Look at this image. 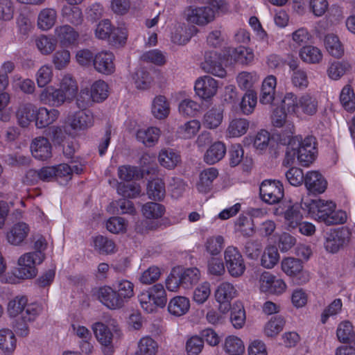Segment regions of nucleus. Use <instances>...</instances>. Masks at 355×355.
<instances>
[{
  "instance_id": "obj_1",
  "label": "nucleus",
  "mask_w": 355,
  "mask_h": 355,
  "mask_svg": "<svg viewBox=\"0 0 355 355\" xmlns=\"http://www.w3.org/2000/svg\"><path fill=\"white\" fill-rule=\"evenodd\" d=\"M315 138L306 137L304 139L301 136L292 137L288 144L284 164L293 165L297 160L304 166H308L316 157Z\"/></svg>"
},
{
  "instance_id": "obj_2",
  "label": "nucleus",
  "mask_w": 355,
  "mask_h": 355,
  "mask_svg": "<svg viewBox=\"0 0 355 355\" xmlns=\"http://www.w3.org/2000/svg\"><path fill=\"white\" fill-rule=\"evenodd\" d=\"M305 206L310 218L327 225L343 224L347 220L346 212L337 210L332 200L320 198L311 200Z\"/></svg>"
},
{
  "instance_id": "obj_3",
  "label": "nucleus",
  "mask_w": 355,
  "mask_h": 355,
  "mask_svg": "<svg viewBox=\"0 0 355 355\" xmlns=\"http://www.w3.org/2000/svg\"><path fill=\"white\" fill-rule=\"evenodd\" d=\"M284 108L293 116L302 119L315 116L318 110V101L309 93L297 96L292 92L283 96Z\"/></svg>"
},
{
  "instance_id": "obj_4",
  "label": "nucleus",
  "mask_w": 355,
  "mask_h": 355,
  "mask_svg": "<svg viewBox=\"0 0 355 355\" xmlns=\"http://www.w3.org/2000/svg\"><path fill=\"white\" fill-rule=\"evenodd\" d=\"M141 307L146 313L157 312L164 308L167 302L166 290L162 284H155L142 291L138 295Z\"/></svg>"
},
{
  "instance_id": "obj_5",
  "label": "nucleus",
  "mask_w": 355,
  "mask_h": 355,
  "mask_svg": "<svg viewBox=\"0 0 355 355\" xmlns=\"http://www.w3.org/2000/svg\"><path fill=\"white\" fill-rule=\"evenodd\" d=\"M92 329L94 335L100 344L104 355H112L114 352L113 344L114 333L117 331V326L114 320L106 322H96L92 324Z\"/></svg>"
},
{
  "instance_id": "obj_6",
  "label": "nucleus",
  "mask_w": 355,
  "mask_h": 355,
  "mask_svg": "<svg viewBox=\"0 0 355 355\" xmlns=\"http://www.w3.org/2000/svg\"><path fill=\"white\" fill-rule=\"evenodd\" d=\"M256 286L261 294L277 297L284 294L288 289L283 278L268 271H263L259 275Z\"/></svg>"
},
{
  "instance_id": "obj_7",
  "label": "nucleus",
  "mask_w": 355,
  "mask_h": 355,
  "mask_svg": "<svg viewBox=\"0 0 355 355\" xmlns=\"http://www.w3.org/2000/svg\"><path fill=\"white\" fill-rule=\"evenodd\" d=\"M44 259V254L40 252L24 253L18 259L15 275L21 279L35 277L37 274V266L41 264Z\"/></svg>"
},
{
  "instance_id": "obj_8",
  "label": "nucleus",
  "mask_w": 355,
  "mask_h": 355,
  "mask_svg": "<svg viewBox=\"0 0 355 355\" xmlns=\"http://www.w3.org/2000/svg\"><path fill=\"white\" fill-rule=\"evenodd\" d=\"M110 88L106 82L98 80L91 84L89 94L88 91L82 89L78 95L76 103L78 107L85 108L89 105L90 101L100 103L105 101L109 96Z\"/></svg>"
},
{
  "instance_id": "obj_9",
  "label": "nucleus",
  "mask_w": 355,
  "mask_h": 355,
  "mask_svg": "<svg viewBox=\"0 0 355 355\" xmlns=\"http://www.w3.org/2000/svg\"><path fill=\"white\" fill-rule=\"evenodd\" d=\"M223 259L227 271L233 278L242 277L247 269L242 252L235 246H227L223 252Z\"/></svg>"
},
{
  "instance_id": "obj_10",
  "label": "nucleus",
  "mask_w": 355,
  "mask_h": 355,
  "mask_svg": "<svg viewBox=\"0 0 355 355\" xmlns=\"http://www.w3.org/2000/svg\"><path fill=\"white\" fill-rule=\"evenodd\" d=\"M281 270L288 277H291L297 284H306L311 279L310 272L304 269L303 262L295 257H284L281 261Z\"/></svg>"
},
{
  "instance_id": "obj_11",
  "label": "nucleus",
  "mask_w": 355,
  "mask_h": 355,
  "mask_svg": "<svg viewBox=\"0 0 355 355\" xmlns=\"http://www.w3.org/2000/svg\"><path fill=\"white\" fill-rule=\"evenodd\" d=\"M352 237V232L347 227L331 230L326 234L324 247L328 252L336 253L350 243Z\"/></svg>"
},
{
  "instance_id": "obj_12",
  "label": "nucleus",
  "mask_w": 355,
  "mask_h": 355,
  "mask_svg": "<svg viewBox=\"0 0 355 355\" xmlns=\"http://www.w3.org/2000/svg\"><path fill=\"white\" fill-rule=\"evenodd\" d=\"M261 200L268 205L279 203L284 196L282 183L276 180H265L259 187Z\"/></svg>"
},
{
  "instance_id": "obj_13",
  "label": "nucleus",
  "mask_w": 355,
  "mask_h": 355,
  "mask_svg": "<svg viewBox=\"0 0 355 355\" xmlns=\"http://www.w3.org/2000/svg\"><path fill=\"white\" fill-rule=\"evenodd\" d=\"M189 23L204 26L215 19V10L209 6H189L184 10Z\"/></svg>"
},
{
  "instance_id": "obj_14",
  "label": "nucleus",
  "mask_w": 355,
  "mask_h": 355,
  "mask_svg": "<svg viewBox=\"0 0 355 355\" xmlns=\"http://www.w3.org/2000/svg\"><path fill=\"white\" fill-rule=\"evenodd\" d=\"M227 53L221 56L216 51H207L205 54L204 61L201 63V67L204 71L211 73L214 76L223 78L226 71L223 67V62H227Z\"/></svg>"
},
{
  "instance_id": "obj_15",
  "label": "nucleus",
  "mask_w": 355,
  "mask_h": 355,
  "mask_svg": "<svg viewBox=\"0 0 355 355\" xmlns=\"http://www.w3.org/2000/svg\"><path fill=\"white\" fill-rule=\"evenodd\" d=\"M275 216L283 215L284 223L288 230L297 227L299 223L302 220L300 206L297 203L284 202L274 210Z\"/></svg>"
},
{
  "instance_id": "obj_16",
  "label": "nucleus",
  "mask_w": 355,
  "mask_h": 355,
  "mask_svg": "<svg viewBox=\"0 0 355 355\" xmlns=\"http://www.w3.org/2000/svg\"><path fill=\"white\" fill-rule=\"evenodd\" d=\"M219 82L210 76L205 75L198 78L194 83L196 95L201 100L208 101L218 93Z\"/></svg>"
},
{
  "instance_id": "obj_17",
  "label": "nucleus",
  "mask_w": 355,
  "mask_h": 355,
  "mask_svg": "<svg viewBox=\"0 0 355 355\" xmlns=\"http://www.w3.org/2000/svg\"><path fill=\"white\" fill-rule=\"evenodd\" d=\"M94 116L89 112L80 110L71 112L67 116L65 123L74 132L85 131L94 125Z\"/></svg>"
},
{
  "instance_id": "obj_18",
  "label": "nucleus",
  "mask_w": 355,
  "mask_h": 355,
  "mask_svg": "<svg viewBox=\"0 0 355 355\" xmlns=\"http://www.w3.org/2000/svg\"><path fill=\"white\" fill-rule=\"evenodd\" d=\"M238 295L236 287L229 282L220 283L214 291V297L217 303L221 305L222 310L232 309L231 302Z\"/></svg>"
},
{
  "instance_id": "obj_19",
  "label": "nucleus",
  "mask_w": 355,
  "mask_h": 355,
  "mask_svg": "<svg viewBox=\"0 0 355 355\" xmlns=\"http://www.w3.org/2000/svg\"><path fill=\"white\" fill-rule=\"evenodd\" d=\"M227 62H234L241 65L251 64L255 58L253 49L249 46H239L236 48H230L226 51Z\"/></svg>"
},
{
  "instance_id": "obj_20",
  "label": "nucleus",
  "mask_w": 355,
  "mask_h": 355,
  "mask_svg": "<svg viewBox=\"0 0 355 355\" xmlns=\"http://www.w3.org/2000/svg\"><path fill=\"white\" fill-rule=\"evenodd\" d=\"M96 296L100 302L110 310H119L124 307L115 289L110 286L100 287Z\"/></svg>"
},
{
  "instance_id": "obj_21",
  "label": "nucleus",
  "mask_w": 355,
  "mask_h": 355,
  "mask_svg": "<svg viewBox=\"0 0 355 355\" xmlns=\"http://www.w3.org/2000/svg\"><path fill=\"white\" fill-rule=\"evenodd\" d=\"M114 55L108 51H102L96 54L93 60L95 69L103 74L110 75L115 70Z\"/></svg>"
},
{
  "instance_id": "obj_22",
  "label": "nucleus",
  "mask_w": 355,
  "mask_h": 355,
  "mask_svg": "<svg viewBox=\"0 0 355 355\" xmlns=\"http://www.w3.org/2000/svg\"><path fill=\"white\" fill-rule=\"evenodd\" d=\"M219 175V171L215 167H209L200 171L196 183L197 191L202 193H209L213 187L214 182Z\"/></svg>"
},
{
  "instance_id": "obj_23",
  "label": "nucleus",
  "mask_w": 355,
  "mask_h": 355,
  "mask_svg": "<svg viewBox=\"0 0 355 355\" xmlns=\"http://www.w3.org/2000/svg\"><path fill=\"white\" fill-rule=\"evenodd\" d=\"M30 230L29 225L26 223H16L6 232V241L12 245H20L28 236Z\"/></svg>"
},
{
  "instance_id": "obj_24",
  "label": "nucleus",
  "mask_w": 355,
  "mask_h": 355,
  "mask_svg": "<svg viewBox=\"0 0 355 355\" xmlns=\"http://www.w3.org/2000/svg\"><path fill=\"white\" fill-rule=\"evenodd\" d=\"M304 184L307 190L313 194L324 193L327 187L324 178L316 171H309L305 175Z\"/></svg>"
},
{
  "instance_id": "obj_25",
  "label": "nucleus",
  "mask_w": 355,
  "mask_h": 355,
  "mask_svg": "<svg viewBox=\"0 0 355 355\" xmlns=\"http://www.w3.org/2000/svg\"><path fill=\"white\" fill-rule=\"evenodd\" d=\"M39 100L42 103L51 107H60L67 102L58 88L54 86L44 87L39 94Z\"/></svg>"
},
{
  "instance_id": "obj_26",
  "label": "nucleus",
  "mask_w": 355,
  "mask_h": 355,
  "mask_svg": "<svg viewBox=\"0 0 355 355\" xmlns=\"http://www.w3.org/2000/svg\"><path fill=\"white\" fill-rule=\"evenodd\" d=\"M35 125L37 128H44L53 124L60 116L56 109H47L44 107H36Z\"/></svg>"
},
{
  "instance_id": "obj_27",
  "label": "nucleus",
  "mask_w": 355,
  "mask_h": 355,
  "mask_svg": "<svg viewBox=\"0 0 355 355\" xmlns=\"http://www.w3.org/2000/svg\"><path fill=\"white\" fill-rule=\"evenodd\" d=\"M54 37L63 46H69L76 44L78 38V33L69 25H61L55 27Z\"/></svg>"
},
{
  "instance_id": "obj_28",
  "label": "nucleus",
  "mask_w": 355,
  "mask_h": 355,
  "mask_svg": "<svg viewBox=\"0 0 355 355\" xmlns=\"http://www.w3.org/2000/svg\"><path fill=\"white\" fill-rule=\"evenodd\" d=\"M17 347V339L12 330L0 329V352L3 355H13Z\"/></svg>"
},
{
  "instance_id": "obj_29",
  "label": "nucleus",
  "mask_w": 355,
  "mask_h": 355,
  "mask_svg": "<svg viewBox=\"0 0 355 355\" xmlns=\"http://www.w3.org/2000/svg\"><path fill=\"white\" fill-rule=\"evenodd\" d=\"M277 84V78L273 75H268L263 78L259 96V101L261 104L268 105L273 102Z\"/></svg>"
},
{
  "instance_id": "obj_30",
  "label": "nucleus",
  "mask_w": 355,
  "mask_h": 355,
  "mask_svg": "<svg viewBox=\"0 0 355 355\" xmlns=\"http://www.w3.org/2000/svg\"><path fill=\"white\" fill-rule=\"evenodd\" d=\"M58 88L67 102H71L77 95L78 91L76 80L69 73L64 74L62 76L59 80Z\"/></svg>"
},
{
  "instance_id": "obj_31",
  "label": "nucleus",
  "mask_w": 355,
  "mask_h": 355,
  "mask_svg": "<svg viewBox=\"0 0 355 355\" xmlns=\"http://www.w3.org/2000/svg\"><path fill=\"white\" fill-rule=\"evenodd\" d=\"M222 349L227 355H243L245 352V345L240 336L230 334L225 337Z\"/></svg>"
},
{
  "instance_id": "obj_32",
  "label": "nucleus",
  "mask_w": 355,
  "mask_h": 355,
  "mask_svg": "<svg viewBox=\"0 0 355 355\" xmlns=\"http://www.w3.org/2000/svg\"><path fill=\"white\" fill-rule=\"evenodd\" d=\"M170 112V103L165 96L157 95L154 97L150 106V112L154 118L164 120L169 116Z\"/></svg>"
},
{
  "instance_id": "obj_33",
  "label": "nucleus",
  "mask_w": 355,
  "mask_h": 355,
  "mask_svg": "<svg viewBox=\"0 0 355 355\" xmlns=\"http://www.w3.org/2000/svg\"><path fill=\"white\" fill-rule=\"evenodd\" d=\"M31 150L33 156L37 159L45 160L51 157V145L43 137H38L33 140Z\"/></svg>"
},
{
  "instance_id": "obj_34",
  "label": "nucleus",
  "mask_w": 355,
  "mask_h": 355,
  "mask_svg": "<svg viewBox=\"0 0 355 355\" xmlns=\"http://www.w3.org/2000/svg\"><path fill=\"white\" fill-rule=\"evenodd\" d=\"M196 31L195 27H192L188 31L184 24L177 23L171 28V42L177 45H184L191 40Z\"/></svg>"
},
{
  "instance_id": "obj_35",
  "label": "nucleus",
  "mask_w": 355,
  "mask_h": 355,
  "mask_svg": "<svg viewBox=\"0 0 355 355\" xmlns=\"http://www.w3.org/2000/svg\"><path fill=\"white\" fill-rule=\"evenodd\" d=\"M226 146L220 141L212 143L203 155L204 162L209 165H214L223 159L226 154Z\"/></svg>"
},
{
  "instance_id": "obj_36",
  "label": "nucleus",
  "mask_w": 355,
  "mask_h": 355,
  "mask_svg": "<svg viewBox=\"0 0 355 355\" xmlns=\"http://www.w3.org/2000/svg\"><path fill=\"white\" fill-rule=\"evenodd\" d=\"M34 45L42 55H50L56 49L57 39L52 35L41 34L34 39Z\"/></svg>"
},
{
  "instance_id": "obj_37",
  "label": "nucleus",
  "mask_w": 355,
  "mask_h": 355,
  "mask_svg": "<svg viewBox=\"0 0 355 355\" xmlns=\"http://www.w3.org/2000/svg\"><path fill=\"white\" fill-rule=\"evenodd\" d=\"M299 57L301 60L308 64H319L324 58L321 49L314 45H305L300 48Z\"/></svg>"
},
{
  "instance_id": "obj_38",
  "label": "nucleus",
  "mask_w": 355,
  "mask_h": 355,
  "mask_svg": "<svg viewBox=\"0 0 355 355\" xmlns=\"http://www.w3.org/2000/svg\"><path fill=\"white\" fill-rule=\"evenodd\" d=\"M190 306L191 303L188 297L178 295L169 300L167 309L171 315L175 317H180L189 312Z\"/></svg>"
},
{
  "instance_id": "obj_39",
  "label": "nucleus",
  "mask_w": 355,
  "mask_h": 355,
  "mask_svg": "<svg viewBox=\"0 0 355 355\" xmlns=\"http://www.w3.org/2000/svg\"><path fill=\"white\" fill-rule=\"evenodd\" d=\"M160 135L159 128L150 126L139 129L136 133V138L145 146L152 147L157 144Z\"/></svg>"
},
{
  "instance_id": "obj_40",
  "label": "nucleus",
  "mask_w": 355,
  "mask_h": 355,
  "mask_svg": "<svg viewBox=\"0 0 355 355\" xmlns=\"http://www.w3.org/2000/svg\"><path fill=\"white\" fill-rule=\"evenodd\" d=\"M250 123L244 118H234L229 121L225 136L227 138H239L244 135L248 130Z\"/></svg>"
},
{
  "instance_id": "obj_41",
  "label": "nucleus",
  "mask_w": 355,
  "mask_h": 355,
  "mask_svg": "<svg viewBox=\"0 0 355 355\" xmlns=\"http://www.w3.org/2000/svg\"><path fill=\"white\" fill-rule=\"evenodd\" d=\"M114 288L124 306L134 297L135 295V284L132 282L128 279H119L115 283Z\"/></svg>"
},
{
  "instance_id": "obj_42",
  "label": "nucleus",
  "mask_w": 355,
  "mask_h": 355,
  "mask_svg": "<svg viewBox=\"0 0 355 355\" xmlns=\"http://www.w3.org/2000/svg\"><path fill=\"white\" fill-rule=\"evenodd\" d=\"M159 164L166 169H173L181 162L180 154L172 148H163L158 154Z\"/></svg>"
},
{
  "instance_id": "obj_43",
  "label": "nucleus",
  "mask_w": 355,
  "mask_h": 355,
  "mask_svg": "<svg viewBox=\"0 0 355 355\" xmlns=\"http://www.w3.org/2000/svg\"><path fill=\"white\" fill-rule=\"evenodd\" d=\"M57 17V12L55 9L49 8L42 9L37 15V28L43 31H49L55 26Z\"/></svg>"
},
{
  "instance_id": "obj_44",
  "label": "nucleus",
  "mask_w": 355,
  "mask_h": 355,
  "mask_svg": "<svg viewBox=\"0 0 355 355\" xmlns=\"http://www.w3.org/2000/svg\"><path fill=\"white\" fill-rule=\"evenodd\" d=\"M92 246L100 254H112L117 251L115 243L106 236L97 235L92 239Z\"/></svg>"
},
{
  "instance_id": "obj_45",
  "label": "nucleus",
  "mask_w": 355,
  "mask_h": 355,
  "mask_svg": "<svg viewBox=\"0 0 355 355\" xmlns=\"http://www.w3.org/2000/svg\"><path fill=\"white\" fill-rule=\"evenodd\" d=\"M177 268L181 277L182 288L184 289L190 288L201 278L200 271L196 267L184 268L182 266H177Z\"/></svg>"
},
{
  "instance_id": "obj_46",
  "label": "nucleus",
  "mask_w": 355,
  "mask_h": 355,
  "mask_svg": "<svg viewBox=\"0 0 355 355\" xmlns=\"http://www.w3.org/2000/svg\"><path fill=\"white\" fill-rule=\"evenodd\" d=\"M223 118L224 111L221 107H211L205 113L202 122L204 127L213 130L221 125Z\"/></svg>"
},
{
  "instance_id": "obj_47",
  "label": "nucleus",
  "mask_w": 355,
  "mask_h": 355,
  "mask_svg": "<svg viewBox=\"0 0 355 355\" xmlns=\"http://www.w3.org/2000/svg\"><path fill=\"white\" fill-rule=\"evenodd\" d=\"M259 75L255 71H242L239 72L236 81L241 90H252L259 81Z\"/></svg>"
},
{
  "instance_id": "obj_48",
  "label": "nucleus",
  "mask_w": 355,
  "mask_h": 355,
  "mask_svg": "<svg viewBox=\"0 0 355 355\" xmlns=\"http://www.w3.org/2000/svg\"><path fill=\"white\" fill-rule=\"evenodd\" d=\"M324 46L327 51L333 57L340 58L345 53L344 46L338 35L327 34L324 37Z\"/></svg>"
},
{
  "instance_id": "obj_49",
  "label": "nucleus",
  "mask_w": 355,
  "mask_h": 355,
  "mask_svg": "<svg viewBox=\"0 0 355 355\" xmlns=\"http://www.w3.org/2000/svg\"><path fill=\"white\" fill-rule=\"evenodd\" d=\"M270 139V133L265 130H261L253 136L245 137L244 143L245 144L252 143L255 150L262 153L268 148Z\"/></svg>"
},
{
  "instance_id": "obj_50",
  "label": "nucleus",
  "mask_w": 355,
  "mask_h": 355,
  "mask_svg": "<svg viewBox=\"0 0 355 355\" xmlns=\"http://www.w3.org/2000/svg\"><path fill=\"white\" fill-rule=\"evenodd\" d=\"M280 255L277 248L274 245H268L264 248L261 257L260 263L266 269L273 268L279 261Z\"/></svg>"
},
{
  "instance_id": "obj_51",
  "label": "nucleus",
  "mask_w": 355,
  "mask_h": 355,
  "mask_svg": "<svg viewBox=\"0 0 355 355\" xmlns=\"http://www.w3.org/2000/svg\"><path fill=\"white\" fill-rule=\"evenodd\" d=\"M285 323L284 318L280 315L270 318L263 327V335L268 338H276L284 329Z\"/></svg>"
},
{
  "instance_id": "obj_52",
  "label": "nucleus",
  "mask_w": 355,
  "mask_h": 355,
  "mask_svg": "<svg viewBox=\"0 0 355 355\" xmlns=\"http://www.w3.org/2000/svg\"><path fill=\"white\" fill-rule=\"evenodd\" d=\"M246 314L243 303L236 301L234 303L230 315V322L235 329H241L245 324Z\"/></svg>"
},
{
  "instance_id": "obj_53",
  "label": "nucleus",
  "mask_w": 355,
  "mask_h": 355,
  "mask_svg": "<svg viewBox=\"0 0 355 355\" xmlns=\"http://www.w3.org/2000/svg\"><path fill=\"white\" fill-rule=\"evenodd\" d=\"M201 123L197 119H191L178 128V135L182 139H192L199 132Z\"/></svg>"
},
{
  "instance_id": "obj_54",
  "label": "nucleus",
  "mask_w": 355,
  "mask_h": 355,
  "mask_svg": "<svg viewBox=\"0 0 355 355\" xmlns=\"http://www.w3.org/2000/svg\"><path fill=\"white\" fill-rule=\"evenodd\" d=\"M211 293V284L207 281L196 285L192 293V300L198 305L204 304Z\"/></svg>"
},
{
  "instance_id": "obj_55",
  "label": "nucleus",
  "mask_w": 355,
  "mask_h": 355,
  "mask_svg": "<svg viewBox=\"0 0 355 355\" xmlns=\"http://www.w3.org/2000/svg\"><path fill=\"white\" fill-rule=\"evenodd\" d=\"M166 194L165 184L160 178H155L150 181L147 186V195L150 199L160 201Z\"/></svg>"
},
{
  "instance_id": "obj_56",
  "label": "nucleus",
  "mask_w": 355,
  "mask_h": 355,
  "mask_svg": "<svg viewBox=\"0 0 355 355\" xmlns=\"http://www.w3.org/2000/svg\"><path fill=\"white\" fill-rule=\"evenodd\" d=\"M338 340L343 343H347L355 338V331L352 323L349 320L340 322L336 329Z\"/></svg>"
},
{
  "instance_id": "obj_57",
  "label": "nucleus",
  "mask_w": 355,
  "mask_h": 355,
  "mask_svg": "<svg viewBox=\"0 0 355 355\" xmlns=\"http://www.w3.org/2000/svg\"><path fill=\"white\" fill-rule=\"evenodd\" d=\"M157 351V343L150 336H144L138 342L136 355H156Z\"/></svg>"
},
{
  "instance_id": "obj_58",
  "label": "nucleus",
  "mask_w": 355,
  "mask_h": 355,
  "mask_svg": "<svg viewBox=\"0 0 355 355\" xmlns=\"http://www.w3.org/2000/svg\"><path fill=\"white\" fill-rule=\"evenodd\" d=\"M36 107L28 104L19 108L17 116L18 122L22 127H27L32 121L35 122Z\"/></svg>"
},
{
  "instance_id": "obj_59",
  "label": "nucleus",
  "mask_w": 355,
  "mask_h": 355,
  "mask_svg": "<svg viewBox=\"0 0 355 355\" xmlns=\"http://www.w3.org/2000/svg\"><path fill=\"white\" fill-rule=\"evenodd\" d=\"M53 70L51 65L45 64L42 65L35 73V80L37 87L44 88L47 87L53 80Z\"/></svg>"
},
{
  "instance_id": "obj_60",
  "label": "nucleus",
  "mask_w": 355,
  "mask_h": 355,
  "mask_svg": "<svg viewBox=\"0 0 355 355\" xmlns=\"http://www.w3.org/2000/svg\"><path fill=\"white\" fill-rule=\"evenodd\" d=\"M165 207L157 202H147L142 206L141 212L148 219H158L165 214Z\"/></svg>"
},
{
  "instance_id": "obj_61",
  "label": "nucleus",
  "mask_w": 355,
  "mask_h": 355,
  "mask_svg": "<svg viewBox=\"0 0 355 355\" xmlns=\"http://www.w3.org/2000/svg\"><path fill=\"white\" fill-rule=\"evenodd\" d=\"M225 245V239L220 235L211 236L208 237L204 244L206 252L212 256L220 253Z\"/></svg>"
},
{
  "instance_id": "obj_62",
  "label": "nucleus",
  "mask_w": 355,
  "mask_h": 355,
  "mask_svg": "<svg viewBox=\"0 0 355 355\" xmlns=\"http://www.w3.org/2000/svg\"><path fill=\"white\" fill-rule=\"evenodd\" d=\"M162 273L161 268L153 265L142 271L138 279L142 284L150 285L157 282L160 278Z\"/></svg>"
},
{
  "instance_id": "obj_63",
  "label": "nucleus",
  "mask_w": 355,
  "mask_h": 355,
  "mask_svg": "<svg viewBox=\"0 0 355 355\" xmlns=\"http://www.w3.org/2000/svg\"><path fill=\"white\" fill-rule=\"evenodd\" d=\"M27 298L17 296L10 300L7 305V312L10 317L16 318L23 313L27 305Z\"/></svg>"
},
{
  "instance_id": "obj_64",
  "label": "nucleus",
  "mask_w": 355,
  "mask_h": 355,
  "mask_svg": "<svg viewBox=\"0 0 355 355\" xmlns=\"http://www.w3.org/2000/svg\"><path fill=\"white\" fill-rule=\"evenodd\" d=\"M340 101L343 107L347 112L355 110V95L349 85H345L341 90Z\"/></svg>"
}]
</instances>
